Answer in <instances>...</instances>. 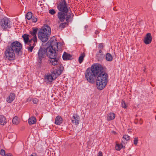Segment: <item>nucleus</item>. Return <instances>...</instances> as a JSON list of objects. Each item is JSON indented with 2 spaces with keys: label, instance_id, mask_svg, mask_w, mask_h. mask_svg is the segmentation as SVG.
I'll return each mask as SVG.
<instances>
[{
  "label": "nucleus",
  "instance_id": "3c124183",
  "mask_svg": "<svg viewBox=\"0 0 156 156\" xmlns=\"http://www.w3.org/2000/svg\"><path fill=\"white\" fill-rule=\"evenodd\" d=\"M48 47H47V48H46V49H48Z\"/></svg>",
  "mask_w": 156,
  "mask_h": 156
},
{
  "label": "nucleus",
  "instance_id": "1a4fd4ad",
  "mask_svg": "<svg viewBox=\"0 0 156 156\" xmlns=\"http://www.w3.org/2000/svg\"><path fill=\"white\" fill-rule=\"evenodd\" d=\"M48 49H39L38 52V56L39 58L38 65H40L42 62V59L45 57L47 55Z\"/></svg>",
  "mask_w": 156,
  "mask_h": 156
},
{
  "label": "nucleus",
  "instance_id": "393cba45",
  "mask_svg": "<svg viewBox=\"0 0 156 156\" xmlns=\"http://www.w3.org/2000/svg\"><path fill=\"white\" fill-rule=\"evenodd\" d=\"M115 115L113 113H110L108 115L107 119L108 120H111L114 119Z\"/></svg>",
  "mask_w": 156,
  "mask_h": 156
},
{
  "label": "nucleus",
  "instance_id": "6e6552de",
  "mask_svg": "<svg viewBox=\"0 0 156 156\" xmlns=\"http://www.w3.org/2000/svg\"><path fill=\"white\" fill-rule=\"evenodd\" d=\"M5 55L6 58L10 61L15 59V55L13 49H6L5 52Z\"/></svg>",
  "mask_w": 156,
  "mask_h": 156
},
{
  "label": "nucleus",
  "instance_id": "39448f33",
  "mask_svg": "<svg viewBox=\"0 0 156 156\" xmlns=\"http://www.w3.org/2000/svg\"><path fill=\"white\" fill-rule=\"evenodd\" d=\"M1 27L3 30H7L9 29L12 26V23L7 17H4L0 21Z\"/></svg>",
  "mask_w": 156,
  "mask_h": 156
},
{
  "label": "nucleus",
  "instance_id": "6ab92c4d",
  "mask_svg": "<svg viewBox=\"0 0 156 156\" xmlns=\"http://www.w3.org/2000/svg\"><path fill=\"white\" fill-rule=\"evenodd\" d=\"M49 54L48 53L47 56L49 57V58H54L56 57V51L55 49H49Z\"/></svg>",
  "mask_w": 156,
  "mask_h": 156
},
{
  "label": "nucleus",
  "instance_id": "2f4dec72",
  "mask_svg": "<svg viewBox=\"0 0 156 156\" xmlns=\"http://www.w3.org/2000/svg\"><path fill=\"white\" fill-rule=\"evenodd\" d=\"M121 105L122 106L123 108H126V105L125 102L123 101H122L121 102Z\"/></svg>",
  "mask_w": 156,
  "mask_h": 156
},
{
  "label": "nucleus",
  "instance_id": "4468645a",
  "mask_svg": "<svg viewBox=\"0 0 156 156\" xmlns=\"http://www.w3.org/2000/svg\"><path fill=\"white\" fill-rule=\"evenodd\" d=\"M67 13V12H58V17L61 22H63L65 19Z\"/></svg>",
  "mask_w": 156,
  "mask_h": 156
},
{
  "label": "nucleus",
  "instance_id": "b1692460",
  "mask_svg": "<svg viewBox=\"0 0 156 156\" xmlns=\"http://www.w3.org/2000/svg\"><path fill=\"white\" fill-rule=\"evenodd\" d=\"M85 56V54L84 52L81 53L78 58V61L80 64L82 63L84 60V58Z\"/></svg>",
  "mask_w": 156,
  "mask_h": 156
},
{
  "label": "nucleus",
  "instance_id": "ea45409f",
  "mask_svg": "<svg viewBox=\"0 0 156 156\" xmlns=\"http://www.w3.org/2000/svg\"><path fill=\"white\" fill-rule=\"evenodd\" d=\"M98 48L100 49H101L104 48L103 44L102 43L99 44Z\"/></svg>",
  "mask_w": 156,
  "mask_h": 156
},
{
  "label": "nucleus",
  "instance_id": "cd10ccee",
  "mask_svg": "<svg viewBox=\"0 0 156 156\" xmlns=\"http://www.w3.org/2000/svg\"><path fill=\"white\" fill-rule=\"evenodd\" d=\"M13 123L15 125H18L19 123V122L18 120V118L17 117H14L12 120Z\"/></svg>",
  "mask_w": 156,
  "mask_h": 156
},
{
  "label": "nucleus",
  "instance_id": "37998d69",
  "mask_svg": "<svg viewBox=\"0 0 156 156\" xmlns=\"http://www.w3.org/2000/svg\"><path fill=\"white\" fill-rule=\"evenodd\" d=\"M98 156H103L102 153L101 151H99L98 153Z\"/></svg>",
  "mask_w": 156,
  "mask_h": 156
},
{
  "label": "nucleus",
  "instance_id": "8fccbe9b",
  "mask_svg": "<svg viewBox=\"0 0 156 156\" xmlns=\"http://www.w3.org/2000/svg\"><path fill=\"white\" fill-rule=\"evenodd\" d=\"M95 34H97V32H95Z\"/></svg>",
  "mask_w": 156,
  "mask_h": 156
},
{
  "label": "nucleus",
  "instance_id": "f257e3e1",
  "mask_svg": "<svg viewBox=\"0 0 156 156\" xmlns=\"http://www.w3.org/2000/svg\"><path fill=\"white\" fill-rule=\"evenodd\" d=\"M103 69V68L99 64L93 65L86 71L85 76L87 80L90 83H94L98 74Z\"/></svg>",
  "mask_w": 156,
  "mask_h": 156
},
{
  "label": "nucleus",
  "instance_id": "f704fd0d",
  "mask_svg": "<svg viewBox=\"0 0 156 156\" xmlns=\"http://www.w3.org/2000/svg\"><path fill=\"white\" fill-rule=\"evenodd\" d=\"M123 138L126 141H127L129 139V136L127 135H125L123 136Z\"/></svg>",
  "mask_w": 156,
  "mask_h": 156
},
{
  "label": "nucleus",
  "instance_id": "4be33fe9",
  "mask_svg": "<svg viewBox=\"0 0 156 156\" xmlns=\"http://www.w3.org/2000/svg\"><path fill=\"white\" fill-rule=\"evenodd\" d=\"M6 123L5 117L3 115H0V124L4 125Z\"/></svg>",
  "mask_w": 156,
  "mask_h": 156
},
{
  "label": "nucleus",
  "instance_id": "c85d7f7f",
  "mask_svg": "<svg viewBox=\"0 0 156 156\" xmlns=\"http://www.w3.org/2000/svg\"><path fill=\"white\" fill-rule=\"evenodd\" d=\"M123 147V146L122 144H116L115 148L116 150L120 151L122 148Z\"/></svg>",
  "mask_w": 156,
  "mask_h": 156
},
{
  "label": "nucleus",
  "instance_id": "f3484780",
  "mask_svg": "<svg viewBox=\"0 0 156 156\" xmlns=\"http://www.w3.org/2000/svg\"><path fill=\"white\" fill-rule=\"evenodd\" d=\"M15 98V94L13 93H11L7 98L6 101L9 103H11L14 100Z\"/></svg>",
  "mask_w": 156,
  "mask_h": 156
},
{
  "label": "nucleus",
  "instance_id": "09e8293b",
  "mask_svg": "<svg viewBox=\"0 0 156 156\" xmlns=\"http://www.w3.org/2000/svg\"><path fill=\"white\" fill-rule=\"evenodd\" d=\"M138 121L137 122H136L135 121V123H136V124H137V123H138Z\"/></svg>",
  "mask_w": 156,
  "mask_h": 156
},
{
  "label": "nucleus",
  "instance_id": "c03bdc74",
  "mask_svg": "<svg viewBox=\"0 0 156 156\" xmlns=\"http://www.w3.org/2000/svg\"><path fill=\"white\" fill-rule=\"evenodd\" d=\"M33 49H28L29 52H32Z\"/></svg>",
  "mask_w": 156,
  "mask_h": 156
},
{
  "label": "nucleus",
  "instance_id": "c756f323",
  "mask_svg": "<svg viewBox=\"0 0 156 156\" xmlns=\"http://www.w3.org/2000/svg\"><path fill=\"white\" fill-rule=\"evenodd\" d=\"M32 17V14L31 12H28L27 14L26 17L28 20H30Z\"/></svg>",
  "mask_w": 156,
  "mask_h": 156
},
{
  "label": "nucleus",
  "instance_id": "0eeeda50",
  "mask_svg": "<svg viewBox=\"0 0 156 156\" xmlns=\"http://www.w3.org/2000/svg\"><path fill=\"white\" fill-rule=\"evenodd\" d=\"M30 37V36L27 34H24L22 36L25 43L30 46L27 48V49H33L34 46L33 45V39L29 40Z\"/></svg>",
  "mask_w": 156,
  "mask_h": 156
},
{
  "label": "nucleus",
  "instance_id": "864d4df0",
  "mask_svg": "<svg viewBox=\"0 0 156 156\" xmlns=\"http://www.w3.org/2000/svg\"><path fill=\"white\" fill-rule=\"evenodd\" d=\"M42 49V48H40V49Z\"/></svg>",
  "mask_w": 156,
  "mask_h": 156
},
{
  "label": "nucleus",
  "instance_id": "473e14b6",
  "mask_svg": "<svg viewBox=\"0 0 156 156\" xmlns=\"http://www.w3.org/2000/svg\"><path fill=\"white\" fill-rule=\"evenodd\" d=\"M18 54H20V55L22 54V51H21V49H13Z\"/></svg>",
  "mask_w": 156,
  "mask_h": 156
},
{
  "label": "nucleus",
  "instance_id": "bb28decb",
  "mask_svg": "<svg viewBox=\"0 0 156 156\" xmlns=\"http://www.w3.org/2000/svg\"><path fill=\"white\" fill-rule=\"evenodd\" d=\"M70 12H68V13H67V15L66 17V20L67 22V23H69V19L71 17V11H69Z\"/></svg>",
  "mask_w": 156,
  "mask_h": 156
},
{
  "label": "nucleus",
  "instance_id": "f03ea898",
  "mask_svg": "<svg viewBox=\"0 0 156 156\" xmlns=\"http://www.w3.org/2000/svg\"><path fill=\"white\" fill-rule=\"evenodd\" d=\"M102 70L98 74L96 80L97 87L100 90L105 87L108 82V75Z\"/></svg>",
  "mask_w": 156,
  "mask_h": 156
},
{
  "label": "nucleus",
  "instance_id": "a19ab883",
  "mask_svg": "<svg viewBox=\"0 0 156 156\" xmlns=\"http://www.w3.org/2000/svg\"><path fill=\"white\" fill-rule=\"evenodd\" d=\"M5 156H12V155L10 153H8L5 154Z\"/></svg>",
  "mask_w": 156,
  "mask_h": 156
},
{
  "label": "nucleus",
  "instance_id": "49530a36",
  "mask_svg": "<svg viewBox=\"0 0 156 156\" xmlns=\"http://www.w3.org/2000/svg\"><path fill=\"white\" fill-rule=\"evenodd\" d=\"M146 70V68L144 67V69H143L144 71L145 72V70Z\"/></svg>",
  "mask_w": 156,
  "mask_h": 156
},
{
  "label": "nucleus",
  "instance_id": "72a5a7b5",
  "mask_svg": "<svg viewBox=\"0 0 156 156\" xmlns=\"http://www.w3.org/2000/svg\"><path fill=\"white\" fill-rule=\"evenodd\" d=\"M49 13L52 15H53L56 13V12L54 9H50L49 10Z\"/></svg>",
  "mask_w": 156,
  "mask_h": 156
},
{
  "label": "nucleus",
  "instance_id": "9b49d317",
  "mask_svg": "<svg viewBox=\"0 0 156 156\" xmlns=\"http://www.w3.org/2000/svg\"><path fill=\"white\" fill-rule=\"evenodd\" d=\"M38 29L37 28H33L32 30L30 31V33L33 36V45H35V42L37 41V38L36 36V34Z\"/></svg>",
  "mask_w": 156,
  "mask_h": 156
},
{
  "label": "nucleus",
  "instance_id": "5701e85b",
  "mask_svg": "<svg viewBox=\"0 0 156 156\" xmlns=\"http://www.w3.org/2000/svg\"><path fill=\"white\" fill-rule=\"evenodd\" d=\"M36 118L34 117H31L29 118L28 122L29 125H32L35 123L36 122Z\"/></svg>",
  "mask_w": 156,
  "mask_h": 156
},
{
  "label": "nucleus",
  "instance_id": "7c9ffc66",
  "mask_svg": "<svg viewBox=\"0 0 156 156\" xmlns=\"http://www.w3.org/2000/svg\"><path fill=\"white\" fill-rule=\"evenodd\" d=\"M68 25V23L67 22H64L62 23H61L59 25V27L61 28H64L66 25Z\"/></svg>",
  "mask_w": 156,
  "mask_h": 156
},
{
  "label": "nucleus",
  "instance_id": "603ef678",
  "mask_svg": "<svg viewBox=\"0 0 156 156\" xmlns=\"http://www.w3.org/2000/svg\"><path fill=\"white\" fill-rule=\"evenodd\" d=\"M8 49H10V48H8Z\"/></svg>",
  "mask_w": 156,
  "mask_h": 156
},
{
  "label": "nucleus",
  "instance_id": "2eb2a0df",
  "mask_svg": "<svg viewBox=\"0 0 156 156\" xmlns=\"http://www.w3.org/2000/svg\"><path fill=\"white\" fill-rule=\"evenodd\" d=\"M79 116L76 114H74L71 119L72 122L75 125H78L80 121Z\"/></svg>",
  "mask_w": 156,
  "mask_h": 156
},
{
  "label": "nucleus",
  "instance_id": "7ed1b4c3",
  "mask_svg": "<svg viewBox=\"0 0 156 156\" xmlns=\"http://www.w3.org/2000/svg\"><path fill=\"white\" fill-rule=\"evenodd\" d=\"M63 69L64 67L62 65L59 66L53 71L51 72V74L47 75L46 76L45 79L49 82H51L62 73Z\"/></svg>",
  "mask_w": 156,
  "mask_h": 156
},
{
  "label": "nucleus",
  "instance_id": "e433bc0d",
  "mask_svg": "<svg viewBox=\"0 0 156 156\" xmlns=\"http://www.w3.org/2000/svg\"><path fill=\"white\" fill-rule=\"evenodd\" d=\"M0 154L2 155H5V151L3 149H2L0 151Z\"/></svg>",
  "mask_w": 156,
  "mask_h": 156
},
{
  "label": "nucleus",
  "instance_id": "f8f14e48",
  "mask_svg": "<svg viewBox=\"0 0 156 156\" xmlns=\"http://www.w3.org/2000/svg\"><path fill=\"white\" fill-rule=\"evenodd\" d=\"M56 41V40H53V41L52 40L50 41V46L51 48L49 49H51V48L52 49H55L56 47L57 48V49H59L61 48L60 47L58 48V46L61 45V44L60 42H57Z\"/></svg>",
  "mask_w": 156,
  "mask_h": 156
},
{
  "label": "nucleus",
  "instance_id": "a18cd8bd",
  "mask_svg": "<svg viewBox=\"0 0 156 156\" xmlns=\"http://www.w3.org/2000/svg\"><path fill=\"white\" fill-rule=\"evenodd\" d=\"M30 156H36V154H32Z\"/></svg>",
  "mask_w": 156,
  "mask_h": 156
},
{
  "label": "nucleus",
  "instance_id": "9d476101",
  "mask_svg": "<svg viewBox=\"0 0 156 156\" xmlns=\"http://www.w3.org/2000/svg\"><path fill=\"white\" fill-rule=\"evenodd\" d=\"M10 49H22V44L18 41H16L12 43Z\"/></svg>",
  "mask_w": 156,
  "mask_h": 156
},
{
  "label": "nucleus",
  "instance_id": "4c0bfd02",
  "mask_svg": "<svg viewBox=\"0 0 156 156\" xmlns=\"http://www.w3.org/2000/svg\"><path fill=\"white\" fill-rule=\"evenodd\" d=\"M138 142V138H135V139L134 140V141H133L134 144L136 145L137 144Z\"/></svg>",
  "mask_w": 156,
  "mask_h": 156
},
{
  "label": "nucleus",
  "instance_id": "a211bd4d",
  "mask_svg": "<svg viewBox=\"0 0 156 156\" xmlns=\"http://www.w3.org/2000/svg\"><path fill=\"white\" fill-rule=\"evenodd\" d=\"M62 57L64 60H68L71 59L72 55L69 53L64 52Z\"/></svg>",
  "mask_w": 156,
  "mask_h": 156
},
{
  "label": "nucleus",
  "instance_id": "20e7f679",
  "mask_svg": "<svg viewBox=\"0 0 156 156\" xmlns=\"http://www.w3.org/2000/svg\"><path fill=\"white\" fill-rule=\"evenodd\" d=\"M51 33V28L48 26H46L43 29H41L38 33L39 39L42 42H45L48 39L49 36Z\"/></svg>",
  "mask_w": 156,
  "mask_h": 156
},
{
  "label": "nucleus",
  "instance_id": "412c9836",
  "mask_svg": "<svg viewBox=\"0 0 156 156\" xmlns=\"http://www.w3.org/2000/svg\"><path fill=\"white\" fill-rule=\"evenodd\" d=\"M50 58L51 59L50 60V62L53 65L55 66L57 64L59 60L58 58H57L56 57H54V58Z\"/></svg>",
  "mask_w": 156,
  "mask_h": 156
},
{
  "label": "nucleus",
  "instance_id": "58836bf2",
  "mask_svg": "<svg viewBox=\"0 0 156 156\" xmlns=\"http://www.w3.org/2000/svg\"><path fill=\"white\" fill-rule=\"evenodd\" d=\"M32 20V21L33 22L35 23L37 21V18L34 17H33L31 18Z\"/></svg>",
  "mask_w": 156,
  "mask_h": 156
},
{
  "label": "nucleus",
  "instance_id": "c9c22d12",
  "mask_svg": "<svg viewBox=\"0 0 156 156\" xmlns=\"http://www.w3.org/2000/svg\"><path fill=\"white\" fill-rule=\"evenodd\" d=\"M32 101L34 104H37L38 102V100L36 98H34L33 99Z\"/></svg>",
  "mask_w": 156,
  "mask_h": 156
},
{
  "label": "nucleus",
  "instance_id": "dca6fc26",
  "mask_svg": "<svg viewBox=\"0 0 156 156\" xmlns=\"http://www.w3.org/2000/svg\"><path fill=\"white\" fill-rule=\"evenodd\" d=\"M105 55L103 53L102 51L100 49L96 54V58L98 61H101L104 58Z\"/></svg>",
  "mask_w": 156,
  "mask_h": 156
},
{
  "label": "nucleus",
  "instance_id": "79ce46f5",
  "mask_svg": "<svg viewBox=\"0 0 156 156\" xmlns=\"http://www.w3.org/2000/svg\"><path fill=\"white\" fill-rule=\"evenodd\" d=\"M140 125L142 124L143 123L141 119H140L138 122Z\"/></svg>",
  "mask_w": 156,
  "mask_h": 156
},
{
  "label": "nucleus",
  "instance_id": "a878e982",
  "mask_svg": "<svg viewBox=\"0 0 156 156\" xmlns=\"http://www.w3.org/2000/svg\"><path fill=\"white\" fill-rule=\"evenodd\" d=\"M106 60L108 61H111L113 59V58L110 54L107 53L106 55Z\"/></svg>",
  "mask_w": 156,
  "mask_h": 156
},
{
  "label": "nucleus",
  "instance_id": "de8ad7c7",
  "mask_svg": "<svg viewBox=\"0 0 156 156\" xmlns=\"http://www.w3.org/2000/svg\"><path fill=\"white\" fill-rule=\"evenodd\" d=\"M88 27V26L87 25H86L85 26V28H86L87 27Z\"/></svg>",
  "mask_w": 156,
  "mask_h": 156
},
{
  "label": "nucleus",
  "instance_id": "aec40b11",
  "mask_svg": "<svg viewBox=\"0 0 156 156\" xmlns=\"http://www.w3.org/2000/svg\"><path fill=\"white\" fill-rule=\"evenodd\" d=\"M62 122V119L59 115L57 116L55 118V123L57 125H60Z\"/></svg>",
  "mask_w": 156,
  "mask_h": 156
},
{
  "label": "nucleus",
  "instance_id": "ddd939ff",
  "mask_svg": "<svg viewBox=\"0 0 156 156\" xmlns=\"http://www.w3.org/2000/svg\"><path fill=\"white\" fill-rule=\"evenodd\" d=\"M152 38L150 33H147L144 39V43L147 44H150L152 40Z\"/></svg>",
  "mask_w": 156,
  "mask_h": 156
},
{
  "label": "nucleus",
  "instance_id": "423d86ee",
  "mask_svg": "<svg viewBox=\"0 0 156 156\" xmlns=\"http://www.w3.org/2000/svg\"><path fill=\"white\" fill-rule=\"evenodd\" d=\"M57 7L59 11L63 12H68L71 10L70 8L67 6L65 0H61L59 1Z\"/></svg>",
  "mask_w": 156,
  "mask_h": 156
}]
</instances>
